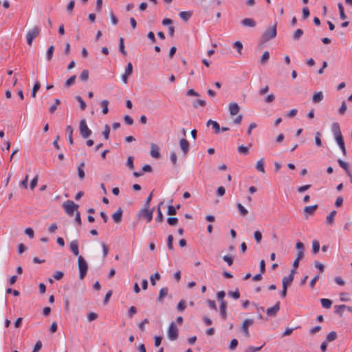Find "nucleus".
I'll use <instances>...</instances> for the list:
<instances>
[{
  "instance_id": "774afa93",
  "label": "nucleus",
  "mask_w": 352,
  "mask_h": 352,
  "mask_svg": "<svg viewBox=\"0 0 352 352\" xmlns=\"http://www.w3.org/2000/svg\"><path fill=\"white\" fill-rule=\"evenodd\" d=\"M238 345V340L236 339H232L230 343L229 349L232 351L234 350Z\"/></svg>"
},
{
  "instance_id": "20e7f679",
  "label": "nucleus",
  "mask_w": 352,
  "mask_h": 352,
  "mask_svg": "<svg viewBox=\"0 0 352 352\" xmlns=\"http://www.w3.org/2000/svg\"><path fill=\"white\" fill-rule=\"evenodd\" d=\"M79 131L81 136L86 139L91 135V130L87 125L86 120L82 119L80 121Z\"/></svg>"
},
{
  "instance_id": "4d7b16f0",
  "label": "nucleus",
  "mask_w": 352,
  "mask_h": 352,
  "mask_svg": "<svg viewBox=\"0 0 352 352\" xmlns=\"http://www.w3.org/2000/svg\"><path fill=\"white\" fill-rule=\"evenodd\" d=\"M254 237L257 243H260L262 240V234L260 231L256 230L254 232Z\"/></svg>"
},
{
  "instance_id": "680f3d73",
  "label": "nucleus",
  "mask_w": 352,
  "mask_h": 352,
  "mask_svg": "<svg viewBox=\"0 0 352 352\" xmlns=\"http://www.w3.org/2000/svg\"><path fill=\"white\" fill-rule=\"evenodd\" d=\"M177 308L179 311H183L186 308V302L184 300H180Z\"/></svg>"
},
{
  "instance_id": "a18cd8bd",
  "label": "nucleus",
  "mask_w": 352,
  "mask_h": 352,
  "mask_svg": "<svg viewBox=\"0 0 352 352\" xmlns=\"http://www.w3.org/2000/svg\"><path fill=\"white\" fill-rule=\"evenodd\" d=\"M108 104H109V101L107 100H104L101 102V106L102 107V113L104 114H107L109 111Z\"/></svg>"
},
{
  "instance_id": "c9c22d12",
  "label": "nucleus",
  "mask_w": 352,
  "mask_h": 352,
  "mask_svg": "<svg viewBox=\"0 0 352 352\" xmlns=\"http://www.w3.org/2000/svg\"><path fill=\"white\" fill-rule=\"evenodd\" d=\"M320 250V243L317 240H314L312 242V252L313 254H317Z\"/></svg>"
},
{
  "instance_id": "79ce46f5",
  "label": "nucleus",
  "mask_w": 352,
  "mask_h": 352,
  "mask_svg": "<svg viewBox=\"0 0 352 352\" xmlns=\"http://www.w3.org/2000/svg\"><path fill=\"white\" fill-rule=\"evenodd\" d=\"M54 51V47L53 45L50 46L46 53L47 60H50L52 58Z\"/></svg>"
},
{
  "instance_id": "ea45409f",
  "label": "nucleus",
  "mask_w": 352,
  "mask_h": 352,
  "mask_svg": "<svg viewBox=\"0 0 352 352\" xmlns=\"http://www.w3.org/2000/svg\"><path fill=\"white\" fill-rule=\"evenodd\" d=\"M237 151L239 153L245 155H248L249 153V148L244 145L239 146L237 148Z\"/></svg>"
},
{
  "instance_id": "1a4fd4ad",
  "label": "nucleus",
  "mask_w": 352,
  "mask_h": 352,
  "mask_svg": "<svg viewBox=\"0 0 352 352\" xmlns=\"http://www.w3.org/2000/svg\"><path fill=\"white\" fill-rule=\"evenodd\" d=\"M154 211V208L151 210H149V208H144L141 210V215L143 216L146 220L147 222H151L153 219V213Z\"/></svg>"
},
{
  "instance_id": "473e14b6",
  "label": "nucleus",
  "mask_w": 352,
  "mask_h": 352,
  "mask_svg": "<svg viewBox=\"0 0 352 352\" xmlns=\"http://www.w3.org/2000/svg\"><path fill=\"white\" fill-rule=\"evenodd\" d=\"M320 302L322 306L325 309H329L332 305V301L327 298H322Z\"/></svg>"
},
{
  "instance_id": "6e6d98bb",
  "label": "nucleus",
  "mask_w": 352,
  "mask_h": 352,
  "mask_svg": "<svg viewBox=\"0 0 352 352\" xmlns=\"http://www.w3.org/2000/svg\"><path fill=\"white\" fill-rule=\"evenodd\" d=\"M225 296H226V292L224 291H220V292H217V297L220 303H221V302H226L224 300Z\"/></svg>"
},
{
  "instance_id": "f704fd0d",
  "label": "nucleus",
  "mask_w": 352,
  "mask_h": 352,
  "mask_svg": "<svg viewBox=\"0 0 352 352\" xmlns=\"http://www.w3.org/2000/svg\"><path fill=\"white\" fill-rule=\"evenodd\" d=\"M236 207H237L241 216L245 217L248 214V210L245 209V207L241 204L237 203Z\"/></svg>"
},
{
  "instance_id": "864d4df0",
  "label": "nucleus",
  "mask_w": 352,
  "mask_h": 352,
  "mask_svg": "<svg viewBox=\"0 0 352 352\" xmlns=\"http://www.w3.org/2000/svg\"><path fill=\"white\" fill-rule=\"evenodd\" d=\"M167 223L171 226H176L178 223V219L176 217H168L167 219Z\"/></svg>"
},
{
  "instance_id": "c85d7f7f",
  "label": "nucleus",
  "mask_w": 352,
  "mask_h": 352,
  "mask_svg": "<svg viewBox=\"0 0 352 352\" xmlns=\"http://www.w3.org/2000/svg\"><path fill=\"white\" fill-rule=\"evenodd\" d=\"M119 51L123 56H126L127 52L125 50L124 44V38H120L119 39Z\"/></svg>"
},
{
  "instance_id": "09e8293b",
  "label": "nucleus",
  "mask_w": 352,
  "mask_h": 352,
  "mask_svg": "<svg viewBox=\"0 0 352 352\" xmlns=\"http://www.w3.org/2000/svg\"><path fill=\"white\" fill-rule=\"evenodd\" d=\"M160 279V274L158 272L155 273L150 277V281L152 285H155V280Z\"/></svg>"
},
{
  "instance_id": "c03bdc74",
  "label": "nucleus",
  "mask_w": 352,
  "mask_h": 352,
  "mask_svg": "<svg viewBox=\"0 0 352 352\" xmlns=\"http://www.w3.org/2000/svg\"><path fill=\"white\" fill-rule=\"evenodd\" d=\"M76 75L72 76L67 80L65 82V86L66 87H69L73 85L76 80Z\"/></svg>"
},
{
  "instance_id": "13d9d810",
  "label": "nucleus",
  "mask_w": 352,
  "mask_h": 352,
  "mask_svg": "<svg viewBox=\"0 0 352 352\" xmlns=\"http://www.w3.org/2000/svg\"><path fill=\"white\" fill-rule=\"evenodd\" d=\"M109 133H110V127L106 124L104 126V131L102 132V135L104 138L105 140H108L109 138Z\"/></svg>"
},
{
  "instance_id": "f257e3e1",
  "label": "nucleus",
  "mask_w": 352,
  "mask_h": 352,
  "mask_svg": "<svg viewBox=\"0 0 352 352\" xmlns=\"http://www.w3.org/2000/svg\"><path fill=\"white\" fill-rule=\"evenodd\" d=\"M276 26L277 23L276 22L272 27L267 28L261 36V42L263 43L274 38L276 36Z\"/></svg>"
},
{
  "instance_id": "c756f323",
  "label": "nucleus",
  "mask_w": 352,
  "mask_h": 352,
  "mask_svg": "<svg viewBox=\"0 0 352 352\" xmlns=\"http://www.w3.org/2000/svg\"><path fill=\"white\" fill-rule=\"evenodd\" d=\"M256 168L257 170L264 173H265V166L263 159H260L256 164Z\"/></svg>"
},
{
  "instance_id": "cd10ccee",
  "label": "nucleus",
  "mask_w": 352,
  "mask_h": 352,
  "mask_svg": "<svg viewBox=\"0 0 352 352\" xmlns=\"http://www.w3.org/2000/svg\"><path fill=\"white\" fill-rule=\"evenodd\" d=\"M346 308V305H335L334 309H335V314L339 315L340 316H342L343 314L344 310Z\"/></svg>"
},
{
  "instance_id": "423d86ee",
  "label": "nucleus",
  "mask_w": 352,
  "mask_h": 352,
  "mask_svg": "<svg viewBox=\"0 0 352 352\" xmlns=\"http://www.w3.org/2000/svg\"><path fill=\"white\" fill-rule=\"evenodd\" d=\"M254 320L252 319L247 318L243 321L241 324V331L245 338H249L250 337V334L249 332V327L253 324Z\"/></svg>"
},
{
  "instance_id": "f3484780",
  "label": "nucleus",
  "mask_w": 352,
  "mask_h": 352,
  "mask_svg": "<svg viewBox=\"0 0 352 352\" xmlns=\"http://www.w3.org/2000/svg\"><path fill=\"white\" fill-rule=\"evenodd\" d=\"M324 98V95L322 91L316 92L312 97V101L314 104L320 102Z\"/></svg>"
},
{
  "instance_id": "8fccbe9b",
  "label": "nucleus",
  "mask_w": 352,
  "mask_h": 352,
  "mask_svg": "<svg viewBox=\"0 0 352 352\" xmlns=\"http://www.w3.org/2000/svg\"><path fill=\"white\" fill-rule=\"evenodd\" d=\"M80 78L82 81H87L89 78L88 70L84 69L80 75Z\"/></svg>"
},
{
  "instance_id": "de8ad7c7",
  "label": "nucleus",
  "mask_w": 352,
  "mask_h": 352,
  "mask_svg": "<svg viewBox=\"0 0 352 352\" xmlns=\"http://www.w3.org/2000/svg\"><path fill=\"white\" fill-rule=\"evenodd\" d=\"M263 345L261 346H248L245 349V352H257L259 351Z\"/></svg>"
},
{
  "instance_id": "412c9836",
  "label": "nucleus",
  "mask_w": 352,
  "mask_h": 352,
  "mask_svg": "<svg viewBox=\"0 0 352 352\" xmlns=\"http://www.w3.org/2000/svg\"><path fill=\"white\" fill-rule=\"evenodd\" d=\"M294 280V276L292 274H289L287 276H284L282 280L283 287H288L289 285L292 283Z\"/></svg>"
},
{
  "instance_id": "052dcab7",
  "label": "nucleus",
  "mask_w": 352,
  "mask_h": 352,
  "mask_svg": "<svg viewBox=\"0 0 352 352\" xmlns=\"http://www.w3.org/2000/svg\"><path fill=\"white\" fill-rule=\"evenodd\" d=\"M170 161H171L172 164L173 165V166H176L177 161V155H176L175 152H172L170 153Z\"/></svg>"
},
{
  "instance_id": "49530a36",
  "label": "nucleus",
  "mask_w": 352,
  "mask_h": 352,
  "mask_svg": "<svg viewBox=\"0 0 352 352\" xmlns=\"http://www.w3.org/2000/svg\"><path fill=\"white\" fill-rule=\"evenodd\" d=\"M136 313H137L136 307L134 306H131L129 307V309L128 310L127 316L129 318H132Z\"/></svg>"
},
{
  "instance_id": "f8f14e48",
  "label": "nucleus",
  "mask_w": 352,
  "mask_h": 352,
  "mask_svg": "<svg viewBox=\"0 0 352 352\" xmlns=\"http://www.w3.org/2000/svg\"><path fill=\"white\" fill-rule=\"evenodd\" d=\"M240 111L239 104L236 102H232L229 104V113L231 116H236Z\"/></svg>"
},
{
  "instance_id": "69168bd1",
  "label": "nucleus",
  "mask_w": 352,
  "mask_h": 352,
  "mask_svg": "<svg viewBox=\"0 0 352 352\" xmlns=\"http://www.w3.org/2000/svg\"><path fill=\"white\" fill-rule=\"evenodd\" d=\"M97 318H98V314L94 312H90L88 314L87 320L89 322H92V321L95 320L96 319H97Z\"/></svg>"
},
{
  "instance_id": "603ef678",
  "label": "nucleus",
  "mask_w": 352,
  "mask_h": 352,
  "mask_svg": "<svg viewBox=\"0 0 352 352\" xmlns=\"http://www.w3.org/2000/svg\"><path fill=\"white\" fill-rule=\"evenodd\" d=\"M173 236L171 234H170L167 237V246H168V250H173Z\"/></svg>"
},
{
  "instance_id": "aec40b11",
  "label": "nucleus",
  "mask_w": 352,
  "mask_h": 352,
  "mask_svg": "<svg viewBox=\"0 0 352 352\" xmlns=\"http://www.w3.org/2000/svg\"><path fill=\"white\" fill-rule=\"evenodd\" d=\"M241 23L242 25L245 26V27L253 28L256 25L255 21L250 18L244 19L241 21Z\"/></svg>"
},
{
  "instance_id": "338daca9",
  "label": "nucleus",
  "mask_w": 352,
  "mask_h": 352,
  "mask_svg": "<svg viewBox=\"0 0 352 352\" xmlns=\"http://www.w3.org/2000/svg\"><path fill=\"white\" fill-rule=\"evenodd\" d=\"M228 295L230 296H231L232 298H233L234 299H239V297H240V293L238 291V289H236V291L234 292H228Z\"/></svg>"
},
{
  "instance_id": "39448f33",
  "label": "nucleus",
  "mask_w": 352,
  "mask_h": 352,
  "mask_svg": "<svg viewBox=\"0 0 352 352\" xmlns=\"http://www.w3.org/2000/svg\"><path fill=\"white\" fill-rule=\"evenodd\" d=\"M40 29L38 27L35 26L32 30H29L26 35L27 43L32 45L33 40L38 35Z\"/></svg>"
},
{
  "instance_id": "72a5a7b5",
  "label": "nucleus",
  "mask_w": 352,
  "mask_h": 352,
  "mask_svg": "<svg viewBox=\"0 0 352 352\" xmlns=\"http://www.w3.org/2000/svg\"><path fill=\"white\" fill-rule=\"evenodd\" d=\"M337 338V333L336 331H331L327 336L325 341L327 342H333Z\"/></svg>"
},
{
  "instance_id": "a878e982",
  "label": "nucleus",
  "mask_w": 352,
  "mask_h": 352,
  "mask_svg": "<svg viewBox=\"0 0 352 352\" xmlns=\"http://www.w3.org/2000/svg\"><path fill=\"white\" fill-rule=\"evenodd\" d=\"M337 212L336 210L331 211L326 218V223L329 225H331L333 223L334 218L336 215Z\"/></svg>"
},
{
  "instance_id": "5701e85b",
  "label": "nucleus",
  "mask_w": 352,
  "mask_h": 352,
  "mask_svg": "<svg viewBox=\"0 0 352 352\" xmlns=\"http://www.w3.org/2000/svg\"><path fill=\"white\" fill-rule=\"evenodd\" d=\"M331 131L334 137L342 135L340 125L338 122H333L331 126Z\"/></svg>"
},
{
  "instance_id": "dca6fc26",
  "label": "nucleus",
  "mask_w": 352,
  "mask_h": 352,
  "mask_svg": "<svg viewBox=\"0 0 352 352\" xmlns=\"http://www.w3.org/2000/svg\"><path fill=\"white\" fill-rule=\"evenodd\" d=\"M74 129L71 125H67L66 126V135L67 136L68 142L70 144H74V140L72 138Z\"/></svg>"
},
{
  "instance_id": "0e129e2a",
  "label": "nucleus",
  "mask_w": 352,
  "mask_h": 352,
  "mask_svg": "<svg viewBox=\"0 0 352 352\" xmlns=\"http://www.w3.org/2000/svg\"><path fill=\"white\" fill-rule=\"evenodd\" d=\"M223 260L226 262L229 266L232 265L233 263V258L231 256L225 255L223 256Z\"/></svg>"
},
{
  "instance_id": "2f4dec72",
  "label": "nucleus",
  "mask_w": 352,
  "mask_h": 352,
  "mask_svg": "<svg viewBox=\"0 0 352 352\" xmlns=\"http://www.w3.org/2000/svg\"><path fill=\"white\" fill-rule=\"evenodd\" d=\"M338 10H339V13H340V19L342 20L346 19V15L344 13V6H343L342 3H338Z\"/></svg>"
},
{
  "instance_id": "0eeeda50",
  "label": "nucleus",
  "mask_w": 352,
  "mask_h": 352,
  "mask_svg": "<svg viewBox=\"0 0 352 352\" xmlns=\"http://www.w3.org/2000/svg\"><path fill=\"white\" fill-rule=\"evenodd\" d=\"M168 337L169 340L172 341L177 340L178 338V329L173 322L169 324L168 329Z\"/></svg>"
},
{
  "instance_id": "e433bc0d",
  "label": "nucleus",
  "mask_w": 352,
  "mask_h": 352,
  "mask_svg": "<svg viewBox=\"0 0 352 352\" xmlns=\"http://www.w3.org/2000/svg\"><path fill=\"white\" fill-rule=\"evenodd\" d=\"M41 88V84L39 82H36L33 86V88H32V93H31V96L32 98H35L36 97V92L39 90V89Z\"/></svg>"
},
{
  "instance_id": "4c0bfd02",
  "label": "nucleus",
  "mask_w": 352,
  "mask_h": 352,
  "mask_svg": "<svg viewBox=\"0 0 352 352\" xmlns=\"http://www.w3.org/2000/svg\"><path fill=\"white\" fill-rule=\"evenodd\" d=\"M269 58H270V53L268 51H265L263 52V54L261 58L260 62L262 65H265L267 63V61L269 60Z\"/></svg>"
},
{
  "instance_id": "37998d69",
  "label": "nucleus",
  "mask_w": 352,
  "mask_h": 352,
  "mask_svg": "<svg viewBox=\"0 0 352 352\" xmlns=\"http://www.w3.org/2000/svg\"><path fill=\"white\" fill-rule=\"evenodd\" d=\"M75 98L79 102L80 109L82 110H85L87 107V104H86L85 102L83 100V99L82 98V97H80V96H77L75 97Z\"/></svg>"
},
{
  "instance_id": "58836bf2",
  "label": "nucleus",
  "mask_w": 352,
  "mask_h": 352,
  "mask_svg": "<svg viewBox=\"0 0 352 352\" xmlns=\"http://www.w3.org/2000/svg\"><path fill=\"white\" fill-rule=\"evenodd\" d=\"M303 34V31L301 29H297L292 36V38L295 41L298 40Z\"/></svg>"
},
{
  "instance_id": "2eb2a0df",
  "label": "nucleus",
  "mask_w": 352,
  "mask_h": 352,
  "mask_svg": "<svg viewBox=\"0 0 352 352\" xmlns=\"http://www.w3.org/2000/svg\"><path fill=\"white\" fill-rule=\"evenodd\" d=\"M69 248L72 253L75 256H80L79 255V250H78V242L77 240H73L71 241L69 244Z\"/></svg>"
},
{
  "instance_id": "e2e57ef3",
  "label": "nucleus",
  "mask_w": 352,
  "mask_h": 352,
  "mask_svg": "<svg viewBox=\"0 0 352 352\" xmlns=\"http://www.w3.org/2000/svg\"><path fill=\"white\" fill-rule=\"evenodd\" d=\"M167 213L168 215H171V216L175 215L177 214V210H176L175 207H174L172 205L168 206Z\"/></svg>"
},
{
  "instance_id": "9d476101",
  "label": "nucleus",
  "mask_w": 352,
  "mask_h": 352,
  "mask_svg": "<svg viewBox=\"0 0 352 352\" xmlns=\"http://www.w3.org/2000/svg\"><path fill=\"white\" fill-rule=\"evenodd\" d=\"M179 147L183 153L184 155H186L190 149V144L187 140L185 138H182L179 140Z\"/></svg>"
},
{
  "instance_id": "bf43d9fd",
  "label": "nucleus",
  "mask_w": 352,
  "mask_h": 352,
  "mask_svg": "<svg viewBox=\"0 0 352 352\" xmlns=\"http://www.w3.org/2000/svg\"><path fill=\"white\" fill-rule=\"evenodd\" d=\"M126 166L129 167V169L132 170L134 168V164H133V157L132 156H129L127 158L126 161Z\"/></svg>"
},
{
  "instance_id": "3c124183",
  "label": "nucleus",
  "mask_w": 352,
  "mask_h": 352,
  "mask_svg": "<svg viewBox=\"0 0 352 352\" xmlns=\"http://www.w3.org/2000/svg\"><path fill=\"white\" fill-rule=\"evenodd\" d=\"M233 47L237 50L239 54H241V50L243 49V44L240 41H235L233 43Z\"/></svg>"
},
{
  "instance_id": "bb28decb",
  "label": "nucleus",
  "mask_w": 352,
  "mask_h": 352,
  "mask_svg": "<svg viewBox=\"0 0 352 352\" xmlns=\"http://www.w3.org/2000/svg\"><path fill=\"white\" fill-rule=\"evenodd\" d=\"M168 289L167 287L162 288L159 292V296L157 298V300L159 302H162L163 298L168 294Z\"/></svg>"
},
{
  "instance_id": "4be33fe9",
  "label": "nucleus",
  "mask_w": 352,
  "mask_h": 352,
  "mask_svg": "<svg viewBox=\"0 0 352 352\" xmlns=\"http://www.w3.org/2000/svg\"><path fill=\"white\" fill-rule=\"evenodd\" d=\"M192 15V11H182L179 14V17L184 21H188Z\"/></svg>"
},
{
  "instance_id": "a19ab883",
  "label": "nucleus",
  "mask_w": 352,
  "mask_h": 352,
  "mask_svg": "<svg viewBox=\"0 0 352 352\" xmlns=\"http://www.w3.org/2000/svg\"><path fill=\"white\" fill-rule=\"evenodd\" d=\"M321 133L320 132H316L315 133V144L317 146L320 147L322 145L321 139Z\"/></svg>"
},
{
  "instance_id": "a211bd4d",
  "label": "nucleus",
  "mask_w": 352,
  "mask_h": 352,
  "mask_svg": "<svg viewBox=\"0 0 352 352\" xmlns=\"http://www.w3.org/2000/svg\"><path fill=\"white\" fill-rule=\"evenodd\" d=\"M85 166V161H82V162H80V164H79V166H78V168H77L78 177L81 180L83 179L85 176V171L83 170Z\"/></svg>"
},
{
  "instance_id": "9b49d317",
  "label": "nucleus",
  "mask_w": 352,
  "mask_h": 352,
  "mask_svg": "<svg viewBox=\"0 0 352 352\" xmlns=\"http://www.w3.org/2000/svg\"><path fill=\"white\" fill-rule=\"evenodd\" d=\"M334 138H335V140H336L337 144H338L339 147L340 148L343 155H345L346 153V148H345L344 142L343 140L342 135H339Z\"/></svg>"
},
{
  "instance_id": "393cba45",
  "label": "nucleus",
  "mask_w": 352,
  "mask_h": 352,
  "mask_svg": "<svg viewBox=\"0 0 352 352\" xmlns=\"http://www.w3.org/2000/svg\"><path fill=\"white\" fill-rule=\"evenodd\" d=\"M338 163L340 167H342L346 173L347 175H350V170L349 166L347 162H344L343 160L338 159Z\"/></svg>"
},
{
  "instance_id": "6e6552de",
  "label": "nucleus",
  "mask_w": 352,
  "mask_h": 352,
  "mask_svg": "<svg viewBox=\"0 0 352 352\" xmlns=\"http://www.w3.org/2000/svg\"><path fill=\"white\" fill-rule=\"evenodd\" d=\"M280 310V302L278 301L273 307L266 309V314L270 317H275Z\"/></svg>"
},
{
  "instance_id": "f03ea898",
  "label": "nucleus",
  "mask_w": 352,
  "mask_h": 352,
  "mask_svg": "<svg viewBox=\"0 0 352 352\" xmlns=\"http://www.w3.org/2000/svg\"><path fill=\"white\" fill-rule=\"evenodd\" d=\"M78 267L79 270V278L82 280L87 274L88 264L82 256H78Z\"/></svg>"
},
{
  "instance_id": "b1692460",
  "label": "nucleus",
  "mask_w": 352,
  "mask_h": 352,
  "mask_svg": "<svg viewBox=\"0 0 352 352\" xmlns=\"http://www.w3.org/2000/svg\"><path fill=\"white\" fill-rule=\"evenodd\" d=\"M206 125L208 126L211 125L214 130L215 133H219L220 131V126L217 122L210 120L207 122Z\"/></svg>"
},
{
  "instance_id": "7c9ffc66",
  "label": "nucleus",
  "mask_w": 352,
  "mask_h": 352,
  "mask_svg": "<svg viewBox=\"0 0 352 352\" xmlns=\"http://www.w3.org/2000/svg\"><path fill=\"white\" fill-rule=\"evenodd\" d=\"M318 208V205L306 206L304 208V212L308 214H313L315 210Z\"/></svg>"
},
{
  "instance_id": "6ab92c4d",
  "label": "nucleus",
  "mask_w": 352,
  "mask_h": 352,
  "mask_svg": "<svg viewBox=\"0 0 352 352\" xmlns=\"http://www.w3.org/2000/svg\"><path fill=\"white\" fill-rule=\"evenodd\" d=\"M226 307H227L226 302H221V303H220V307H219L220 315L223 320H226L227 318Z\"/></svg>"
},
{
  "instance_id": "5fc2aeb1",
  "label": "nucleus",
  "mask_w": 352,
  "mask_h": 352,
  "mask_svg": "<svg viewBox=\"0 0 352 352\" xmlns=\"http://www.w3.org/2000/svg\"><path fill=\"white\" fill-rule=\"evenodd\" d=\"M132 73H133V65H132L131 63H129L125 67L124 74L126 75L131 76L132 74Z\"/></svg>"
},
{
  "instance_id": "ddd939ff",
  "label": "nucleus",
  "mask_w": 352,
  "mask_h": 352,
  "mask_svg": "<svg viewBox=\"0 0 352 352\" xmlns=\"http://www.w3.org/2000/svg\"><path fill=\"white\" fill-rule=\"evenodd\" d=\"M123 211L121 208H119L113 214L112 218L115 223H119L122 221Z\"/></svg>"
},
{
  "instance_id": "4468645a",
  "label": "nucleus",
  "mask_w": 352,
  "mask_h": 352,
  "mask_svg": "<svg viewBox=\"0 0 352 352\" xmlns=\"http://www.w3.org/2000/svg\"><path fill=\"white\" fill-rule=\"evenodd\" d=\"M150 154H151V157H153V158H156V159L159 158L160 156L159 147L153 143H152L151 144Z\"/></svg>"
},
{
  "instance_id": "7ed1b4c3",
  "label": "nucleus",
  "mask_w": 352,
  "mask_h": 352,
  "mask_svg": "<svg viewBox=\"0 0 352 352\" xmlns=\"http://www.w3.org/2000/svg\"><path fill=\"white\" fill-rule=\"evenodd\" d=\"M63 207L65 212L69 216H72L75 210L78 208V205L75 204L73 201L68 200L63 203Z\"/></svg>"
}]
</instances>
